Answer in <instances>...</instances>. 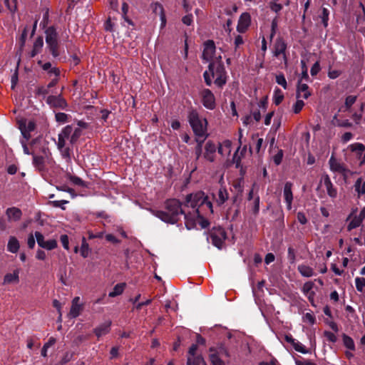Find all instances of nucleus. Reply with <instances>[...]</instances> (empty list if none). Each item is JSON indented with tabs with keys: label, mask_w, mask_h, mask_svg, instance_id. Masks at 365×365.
Instances as JSON below:
<instances>
[{
	"label": "nucleus",
	"mask_w": 365,
	"mask_h": 365,
	"mask_svg": "<svg viewBox=\"0 0 365 365\" xmlns=\"http://www.w3.org/2000/svg\"><path fill=\"white\" fill-rule=\"evenodd\" d=\"M153 214L163 221L171 224L176 223L182 215L186 218L180 202L176 199L167 200L165 202V210H156Z\"/></svg>",
	"instance_id": "obj_1"
},
{
	"label": "nucleus",
	"mask_w": 365,
	"mask_h": 365,
	"mask_svg": "<svg viewBox=\"0 0 365 365\" xmlns=\"http://www.w3.org/2000/svg\"><path fill=\"white\" fill-rule=\"evenodd\" d=\"M186 205L195 209L198 217L212 214V204L202 191L192 193L186 197Z\"/></svg>",
	"instance_id": "obj_2"
},
{
	"label": "nucleus",
	"mask_w": 365,
	"mask_h": 365,
	"mask_svg": "<svg viewBox=\"0 0 365 365\" xmlns=\"http://www.w3.org/2000/svg\"><path fill=\"white\" fill-rule=\"evenodd\" d=\"M187 118L196 138H207L208 134L207 133V121L206 118L200 116L196 110H190Z\"/></svg>",
	"instance_id": "obj_3"
},
{
	"label": "nucleus",
	"mask_w": 365,
	"mask_h": 365,
	"mask_svg": "<svg viewBox=\"0 0 365 365\" xmlns=\"http://www.w3.org/2000/svg\"><path fill=\"white\" fill-rule=\"evenodd\" d=\"M209 71L213 78H215V83L222 87L227 82L226 71L223 64L210 62L209 64Z\"/></svg>",
	"instance_id": "obj_4"
},
{
	"label": "nucleus",
	"mask_w": 365,
	"mask_h": 365,
	"mask_svg": "<svg viewBox=\"0 0 365 365\" xmlns=\"http://www.w3.org/2000/svg\"><path fill=\"white\" fill-rule=\"evenodd\" d=\"M46 42L53 57L59 56L58 34L53 26L48 27L46 31Z\"/></svg>",
	"instance_id": "obj_5"
},
{
	"label": "nucleus",
	"mask_w": 365,
	"mask_h": 365,
	"mask_svg": "<svg viewBox=\"0 0 365 365\" xmlns=\"http://www.w3.org/2000/svg\"><path fill=\"white\" fill-rule=\"evenodd\" d=\"M209 238L213 245L219 249H222L225 245L227 235L222 227H213L210 231Z\"/></svg>",
	"instance_id": "obj_6"
},
{
	"label": "nucleus",
	"mask_w": 365,
	"mask_h": 365,
	"mask_svg": "<svg viewBox=\"0 0 365 365\" xmlns=\"http://www.w3.org/2000/svg\"><path fill=\"white\" fill-rule=\"evenodd\" d=\"M18 127L26 141L31 137V133L36 129V123L33 120H28L26 118H21L17 120Z\"/></svg>",
	"instance_id": "obj_7"
},
{
	"label": "nucleus",
	"mask_w": 365,
	"mask_h": 365,
	"mask_svg": "<svg viewBox=\"0 0 365 365\" xmlns=\"http://www.w3.org/2000/svg\"><path fill=\"white\" fill-rule=\"evenodd\" d=\"M287 43L282 37H278L274 44L273 47V55L275 57L282 56L285 66H287L288 58L286 53Z\"/></svg>",
	"instance_id": "obj_8"
},
{
	"label": "nucleus",
	"mask_w": 365,
	"mask_h": 365,
	"mask_svg": "<svg viewBox=\"0 0 365 365\" xmlns=\"http://www.w3.org/2000/svg\"><path fill=\"white\" fill-rule=\"evenodd\" d=\"M197 344H192L190 347L186 365H207L202 356L197 354Z\"/></svg>",
	"instance_id": "obj_9"
},
{
	"label": "nucleus",
	"mask_w": 365,
	"mask_h": 365,
	"mask_svg": "<svg viewBox=\"0 0 365 365\" xmlns=\"http://www.w3.org/2000/svg\"><path fill=\"white\" fill-rule=\"evenodd\" d=\"M46 103L54 109L64 110L68 106L66 99L61 95L48 96L46 98Z\"/></svg>",
	"instance_id": "obj_10"
},
{
	"label": "nucleus",
	"mask_w": 365,
	"mask_h": 365,
	"mask_svg": "<svg viewBox=\"0 0 365 365\" xmlns=\"http://www.w3.org/2000/svg\"><path fill=\"white\" fill-rule=\"evenodd\" d=\"M200 96L202 98V105L206 108L213 110L215 108V98L210 90L207 88L203 89L200 93Z\"/></svg>",
	"instance_id": "obj_11"
},
{
	"label": "nucleus",
	"mask_w": 365,
	"mask_h": 365,
	"mask_svg": "<svg viewBox=\"0 0 365 365\" xmlns=\"http://www.w3.org/2000/svg\"><path fill=\"white\" fill-rule=\"evenodd\" d=\"M35 237L39 247L48 250H52L57 247L56 240H45L43 235L40 232H35Z\"/></svg>",
	"instance_id": "obj_12"
},
{
	"label": "nucleus",
	"mask_w": 365,
	"mask_h": 365,
	"mask_svg": "<svg viewBox=\"0 0 365 365\" xmlns=\"http://www.w3.org/2000/svg\"><path fill=\"white\" fill-rule=\"evenodd\" d=\"M51 153L48 149L43 150L42 155H33V164L39 170H43L45 167V163L49 158Z\"/></svg>",
	"instance_id": "obj_13"
},
{
	"label": "nucleus",
	"mask_w": 365,
	"mask_h": 365,
	"mask_svg": "<svg viewBox=\"0 0 365 365\" xmlns=\"http://www.w3.org/2000/svg\"><path fill=\"white\" fill-rule=\"evenodd\" d=\"M216 145L211 140H208L205 145L204 158L209 162H214L216 157Z\"/></svg>",
	"instance_id": "obj_14"
},
{
	"label": "nucleus",
	"mask_w": 365,
	"mask_h": 365,
	"mask_svg": "<svg viewBox=\"0 0 365 365\" xmlns=\"http://www.w3.org/2000/svg\"><path fill=\"white\" fill-rule=\"evenodd\" d=\"M215 44L212 40H207L204 43L202 58L206 61H211L215 53Z\"/></svg>",
	"instance_id": "obj_15"
},
{
	"label": "nucleus",
	"mask_w": 365,
	"mask_h": 365,
	"mask_svg": "<svg viewBox=\"0 0 365 365\" xmlns=\"http://www.w3.org/2000/svg\"><path fill=\"white\" fill-rule=\"evenodd\" d=\"M349 149L355 153L356 158L360 160V165L365 162V145L360 143H355L349 146Z\"/></svg>",
	"instance_id": "obj_16"
},
{
	"label": "nucleus",
	"mask_w": 365,
	"mask_h": 365,
	"mask_svg": "<svg viewBox=\"0 0 365 365\" xmlns=\"http://www.w3.org/2000/svg\"><path fill=\"white\" fill-rule=\"evenodd\" d=\"M251 24V16L247 12L242 13L238 20L237 30L240 33H245Z\"/></svg>",
	"instance_id": "obj_17"
},
{
	"label": "nucleus",
	"mask_w": 365,
	"mask_h": 365,
	"mask_svg": "<svg viewBox=\"0 0 365 365\" xmlns=\"http://www.w3.org/2000/svg\"><path fill=\"white\" fill-rule=\"evenodd\" d=\"M83 304H81V299L79 297H75L71 302V307L68 313L70 318H76L80 315L83 311Z\"/></svg>",
	"instance_id": "obj_18"
},
{
	"label": "nucleus",
	"mask_w": 365,
	"mask_h": 365,
	"mask_svg": "<svg viewBox=\"0 0 365 365\" xmlns=\"http://www.w3.org/2000/svg\"><path fill=\"white\" fill-rule=\"evenodd\" d=\"M329 164L331 170L333 172H336L343 175H345L349 172V170L346 168L344 165L339 162L333 155L330 158Z\"/></svg>",
	"instance_id": "obj_19"
},
{
	"label": "nucleus",
	"mask_w": 365,
	"mask_h": 365,
	"mask_svg": "<svg viewBox=\"0 0 365 365\" xmlns=\"http://www.w3.org/2000/svg\"><path fill=\"white\" fill-rule=\"evenodd\" d=\"M322 181L324 182L328 195L331 198H336L337 197V190L331 182L329 176L324 175L322 177Z\"/></svg>",
	"instance_id": "obj_20"
},
{
	"label": "nucleus",
	"mask_w": 365,
	"mask_h": 365,
	"mask_svg": "<svg viewBox=\"0 0 365 365\" xmlns=\"http://www.w3.org/2000/svg\"><path fill=\"white\" fill-rule=\"evenodd\" d=\"M292 183L290 182H287L284 187L283 195L284 200L287 203V210H290L292 209V203L293 200V194L292 191Z\"/></svg>",
	"instance_id": "obj_21"
},
{
	"label": "nucleus",
	"mask_w": 365,
	"mask_h": 365,
	"mask_svg": "<svg viewBox=\"0 0 365 365\" xmlns=\"http://www.w3.org/2000/svg\"><path fill=\"white\" fill-rule=\"evenodd\" d=\"M6 215L9 221L16 222L21 220L22 216V212L19 208L12 207L6 209Z\"/></svg>",
	"instance_id": "obj_22"
},
{
	"label": "nucleus",
	"mask_w": 365,
	"mask_h": 365,
	"mask_svg": "<svg viewBox=\"0 0 365 365\" xmlns=\"http://www.w3.org/2000/svg\"><path fill=\"white\" fill-rule=\"evenodd\" d=\"M213 197L217 205L220 206L228 200L229 193L226 188L220 187L216 194H213Z\"/></svg>",
	"instance_id": "obj_23"
},
{
	"label": "nucleus",
	"mask_w": 365,
	"mask_h": 365,
	"mask_svg": "<svg viewBox=\"0 0 365 365\" xmlns=\"http://www.w3.org/2000/svg\"><path fill=\"white\" fill-rule=\"evenodd\" d=\"M111 321H107L102 324L94 329L93 332L96 336L99 339L100 337L106 335L110 331Z\"/></svg>",
	"instance_id": "obj_24"
},
{
	"label": "nucleus",
	"mask_w": 365,
	"mask_h": 365,
	"mask_svg": "<svg viewBox=\"0 0 365 365\" xmlns=\"http://www.w3.org/2000/svg\"><path fill=\"white\" fill-rule=\"evenodd\" d=\"M311 96V92L309 90V86L306 83H302L301 81H299L297 87V98H303L307 99Z\"/></svg>",
	"instance_id": "obj_25"
},
{
	"label": "nucleus",
	"mask_w": 365,
	"mask_h": 365,
	"mask_svg": "<svg viewBox=\"0 0 365 365\" xmlns=\"http://www.w3.org/2000/svg\"><path fill=\"white\" fill-rule=\"evenodd\" d=\"M232 142L230 140H225L219 143L217 147L218 153L223 157H227L231 153Z\"/></svg>",
	"instance_id": "obj_26"
},
{
	"label": "nucleus",
	"mask_w": 365,
	"mask_h": 365,
	"mask_svg": "<svg viewBox=\"0 0 365 365\" xmlns=\"http://www.w3.org/2000/svg\"><path fill=\"white\" fill-rule=\"evenodd\" d=\"M297 270L301 274V275L304 277H311L315 275L314 269L310 266L304 264H299L297 267Z\"/></svg>",
	"instance_id": "obj_27"
},
{
	"label": "nucleus",
	"mask_w": 365,
	"mask_h": 365,
	"mask_svg": "<svg viewBox=\"0 0 365 365\" xmlns=\"http://www.w3.org/2000/svg\"><path fill=\"white\" fill-rule=\"evenodd\" d=\"M43 46V37L38 36L34 43L33 48L30 53V57L33 58L38 54L41 51Z\"/></svg>",
	"instance_id": "obj_28"
},
{
	"label": "nucleus",
	"mask_w": 365,
	"mask_h": 365,
	"mask_svg": "<svg viewBox=\"0 0 365 365\" xmlns=\"http://www.w3.org/2000/svg\"><path fill=\"white\" fill-rule=\"evenodd\" d=\"M285 340L288 343H290L297 351H299V352H301L303 354H305L307 352L304 346H303L301 343L296 341L295 339H293L291 335H286Z\"/></svg>",
	"instance_id": "obj_29"
},
{
	"label": "nucleus",
	"mask_w": 365,
	"mask_h": 365,
	"mask_svg": "<svg viewBox=\"0 0 365 365\" xmlns=\"http://www.w3.org/2000/svg\"><path fill=\"white\" fill-rule=\"evenodd\" d=\"M19 270L15 269L13 273H8L4 277V284L18 283L19 282Z\"/></svg>",
	"instance_id": "obj_30"
},
{
	"label": "nucleus",
	"mask_w": 365,
	"mask_h": 365,
	"mask_svg": "<svg viewBox=\"0 0 365 365\" xmlns=\"http://www.w3.org/2000/svg\"><path fill=\"white\" fill-rule=\"evenodd\" d=\"M349 220L350 222L346 227L348 231L357 228L362 224V221L356 215L353 216V214L349 215L347 217L346 220L349 221Z\"/></svg>",
	"instance_id": "obj_31"
},
{
	"label": "nucleus",
	"mask_w": 365,
	"mask_h": 365,
	"mask_svg": "<svg viewBox=\"0 0 365 365\" xmlns=\"http://www.w3.org/2000/svg\"><path fill=\"white\" fill-rule=\"evenodd\" d=\"M354 190L357 194L358 198L365 194V181L363 182L361 178H358L354 185Z\"/></svg>",
	"instance_id": "obj_32"
},
{
	"label": "nucleus",
	"mask_w": 365,
	"mask_h": 365,
	"mask_svg": "<svg viewBox=\"0 0 365 365\" xmlns=\"http://www.w3.org/2000/svg\"><path fill=\"white\" fill-rule=\"evenodd\" d=\"M20 247L19 242L15 237H10L8 245H7V249L8 251H9L11 253H16Z\"/></svg>",
	"instance_id": "obj_33"
},
{
	"label": "nucleus",
	"mask_w": 365,
	"mask_h": 365,
	"mask_svg": "<svg viewBox=\"0 0 365 365\" xmlns=\"http://www.w3.org/2000/svg\"><path fill=\"white\" fill-rule=\"evenodd\" d=\"M342 340H343V344L346 349H348L351 351H355V349H356L355 344L351 337L346 335V334H342Z\"/></svg>",
	"instance_id": "obj_34"
},
{
	"label": "nucleus",
	"mask_w": 365,
	"mask_h": 365,
	"mask_svg": "<svg viewBox=\"0 0 365 365\" xmlns=\"http://www.w3.org/2000/svg\"><path fill=\"white\" fill-rule=\"evenodd\" d=\"M210 360L212 365H225L224 361L220 358V356L217 355L215 351V349L210 348Z\"/></svg>",
	"instance_id": "obj_35"
},
{
	"label": "nucleus",
	"mask_w": 365,
	"mask_h": 365,
	"mask_svg": "<svg viewBox=\"0 0 365 365\" xmlns=\"http://www.w3.org/2000/svg\"><path fill=\"white\" fill-rule=\"evenodd\" d=\"M125 283H119L117 284L114 287L112 292L108 294L110 297H115L121 294L125 289Z\"/></svg>",
	"instance_id": "obj_36"
},
{
	"label": "nucleus",
	"mask_w": 365,
	"mask_h": 365,
	"mask_svg": "<svg viewBox=\"0 0 365 365\" xmlns=\"http://www.w3.org/2000/svg\"><path fill=\"white\" fill-rule=\"evenodd\" d=\"M90 252H91V249L89 247V245L87 243L86 238L83 237L82 239V243H81V246L80 248L81 255L83 257L86 258L88 256Z\"/></svg>",
	"instance_id": "obj_37"
},
{
	"label": "nucleus",
	"mask_w": 365,
	"mask_h": 365,
	"mask_svg": "<svg viewBox=\"0 0 365 365\" xmlns=\"http://www.w3.org/2000/svg\"><path fill=\"white\" fill-rule=\"evenodd\" d=\"M73 132V128L71 125H66L63 128L61 132L58 134L60 136L68 139L70 141V138Z\"/></svg>",
	"instance_id": "obj_38"
},
{
	"label": "nucleus",
	"mask_w": 365,
	"mask_h": 365,
	"mask_svg": "<svg viewBox=\"0 0 365 365\" xmlns=\"http://www.w3.org/2000/svg\"><path fill=\"white\" fill-rule=\"evenodd\" d=\"M153 11L159 16L165 14V10L163 5L158 2H155L151 4Z\"/></svg>",
	"instance_id": "obj_39"
},
{
	"label": "nucleus",
	"mask_w": 365,
	"mask_h": 365,
	"mask_svg": "<svg viewBox=\"0 0 365 365\" xmlns=\"http://www.w3.org/2000/svg\"><path fill=\"white\" fill-rule=\"evenodd\" d=\"M70 115L64 113H57L55 115L56 120L59 123H65L68 121Z\"/></svg>",
	"instance_id": "obj_40"
},
{
	"label": "nucleus",
	"mask_w": 365,
	"mask_h": 365,
	"mask_svg": "<svg viewBox=\"0 0 365 365\" xmlns=\"http://www.w3.org/2000/svg\"><path fill=\"white\" fill-rule=\"evenodd\" d=\"M284 99V95L279 88L274 91V103L275 105H279Z\"/></svg>",
	"instance_id": "obj_41"
},
{
	"label": "nucleus",
	"mask_w": 365,
	"mask_h": 365,
	"mask_svg": "<svg viewBox=\"0 0 365 365\" xmlns=\"http://www.w3.org/2000/svg\"><path fill=\"white\" fill-rule=\"evenodd\" d=\"M287 258L291 264L296 262V250L292 246H289L287 250Z\"/></svg>",
	"instance_id": "obj_42"
},
{
	"label": "nucleus",
	"mask_w": 365,
	"mask_h": 365,
	"mask_svg": "<svg viewBox=\"0 0 365 365\" xmlns=\"http://www.w3.org/2000/svg\"><path fill=\"white\" fill-rule=\"evenodd\" d=\"M206 138H196L197 146L195 147L196 158L199 159L202 153V143Z\"/></svg>",
	"instance_id": "obj_43"
},
{
	"label": "nucleus",
	"mask_w": 365,
	"mask_h": 365,
	"mask_svg": "<svg viewBox=\"0 0 365 365\" xmlns=\"http://www.w3.org/2000/svg\"><path fill=\"white\" fill-rule=\"evenodd\" d=\"M329 15V10L326 8H322V14L320 15V18L322 19V24L324 27H327L328 26Z\"/></svg>",
	"instance_id": "obj_44"
},
{
	"label": "nucleus",
	"mask_w": 365,
	"mask_h": 365,
	"mask_svg": "<svg viewBox=\"0 0 365 365\" xmlns=\"http://www.w3.org/2000/svg\"><path fill=\"white\" fill-rule=\"evenodd\" d=\"M355 285L357 291L362 292L365 287V280L364 277H356L355 279Z\"/></svg>",
	"instance_id": "obj_45"
},
{
	"label": "nucleus",
	"mask_w": 365,
	"mask_h": 365,
	"mask_svg": "<svg viewBox=\"0 0 365 365\" xmlns=\"http://www.w3.org/2000/svg\"><path fill=\"white\" fill-rule=\"evenodd\" d=\"M81 135V130L80 128H76L74 130H73L70 138V143L71 145L74 144L78 140Z\"/></svg>",
	"instance_id": "obj_46"
},
{
	"label": "nucleus",
	"mask_w": 365,
	"mask_h": 365,
	"mask_svg": "<svg viewBox=\"0 0 365 365\" xmlns=\"http://www.w3.org/2000/svg\"><path fill=\"white\" fill-rule=\"evenodd\" d=\"M129 6L126 2H123L122 4V12L123 17L125 21H127L129 24H133L132 21L128 19L127 14L128 12Z\"/></svg>",
	"instance_id": "obj_47"
},
{
	"label": "nucleus",
	"mask_w": 365,
	"mask_h": 365,
	"mask_svg": "<svg viewBox=\"0 0 365 365\" xmlns=\"http://www.w3.org/2000/svg\"><path fill=\"white\" fill-rule=\"evenodd\" d=\"M276 82L279 85L283 87V88L287 89V83L286 78L284 76V74L280 73L277 76H276Z\"/></svg>",
	"instance_id": "obj_48"
},
{
	"label": "nucleus",
	"mask_w": 365,
	"mask_h": 365,
	"mask_svg": "<svg viewBox=\"0 0 365 365\" xmlns=\"http://www.w3.org/2000/svg\"><path fill=\"white\" fill-rule=\"evenodd\" d=\"M356 96H349L345 99V106L346 110H349L350 108L352 106V105L356 102Z\"/></svg>",
	"instance_id": "obj_49"
},
{
	"label": "nucleus",
	"mask_w": 365,
	"mask_h": 365,
	"mask_svg": "<svg viewBox=\"0 0 365 365\" xmlns=\"http://www.w3.org/2000/svg\"><path fill=\"white\" fill-rule=\"evenodd\" d=\"M304 106V103L302 100L298 99L293 106V111L294 113H299Z\"/></svg>",
	"instance_id": "obj_50"
},
{
	"label": "nucleus",
	"mask_w": 365,
	"mask_h": 365,
	"mask_svg": "<svg viewBox=\"0 0 365 365\" xmlns=\"http://www.w3.org/2000/svg\"><path fill=\"white\" fill-rule=\"evenodd\" d=\"M314 286V284L313 282H307L304 284L302 287V292L304 294V295L312 291H313V287Z\"/></svg>",
	"instance_id": "obj_51"
},
{
	"label": "nucleus",
	"mask_w": 365,
	"mask_h": 365,
	"mask_svg": "<svg viewBox=\"0 0 365 365\" xmlns=\"http://www.w3.org/2000/svg\"><path fill=\"white\" fill-rule=\"evenodd\" d=\"M68 203V200H54V201H50L49 204L55 207H61L63 210H65V207H63V205H66Z\"/></svg>",
	"instance_id": "obj_52"
},
{
	"label": "nucleus",
	"mask_w": 365,
	"mask_h": 365,
	"mask_svg": "<svg viewBox=\"0 0 365 365\" xmlns=\"http://www.w3.org/2000/svg\"><path fill=\"white\" fill-rule=\"evenodd\" d=\"M7 9L11 12L14 13L16 10V0H12V4H10L9 0H4Z\"/></svg>",
	"instance_id": "obj_53"
},
{
	"label": "nucleus",
	"mask_w": 365,
	"mask_h": 365,
	"mask_svg": "<svg viewBox=\"0 0 365 365\" xmlns=\"http://www.w3.org/2000/svg\"><path fill=\"white\" fill-rule=\"evenodd\" d=\"M336 125L339 127L351 128L352 123L349 120H336Z\"/></svg>",
	"instance_id": "obj_54"
},
{
	"label": "nucleus",
	"mask_w": 365,
	"mask_h": 365,
	"mask_svg": "<svg viewBox=\"0 0 365 365\" xmlns=\"http://www.w3.org/2000/svg\"><path fill=\"white\" fill-rule=\"evenodd\" d=\"M324 335L327 339L331 342L335 343L337 340L336 335L331 331H324Z\"/></svg>",
	"instance_id": "obj_55"
},
{
	"label": "nucleus",
	"mask_w": 365,
	"mask_h": 365,
	"mask_svg": "<svg viewBox=\"0 0 365 365\" xmlns=\"http://www.w3.org/2000/svg\"><path fill=\"white\" fill-rule=\"evenodd\" d=\"M61 242L63 245V247L68 250H69V241H68V237L66 235H62L60 237Z\"/></svg>",
	"instance_id": "obj_56"
},
{
	"label": "nucleus",
	"mask_w": 365,
	"mask_h": 365,
	"mask_svg": "<svg viewBox=\"0 0 365 365\" xmlns=\"http://www.w3.org/2000/svg\"><path fill=\"white\" fill-rule=\"evenodd\" d=\"M259 211V197L257 196L254 200L252 212L255 215H257Z\"/></svg>",
	"instance_id": "obj_57"
},
{
	"label": "nucleus",
	"mask_w": 365,
	"mask_h": 365,
	"mask_svg": "<svg viewBox=\"0 0 365 365\" xmlns=\"http://www.w3.org/2000/svg\"><path fill=\"white\" fill-rule=\"evenodd\" d=\"M304 320L308 322L310 324H314L316 322L315 317L309 312H307L304 316Z\"/></svg>",
	"instance_id": "obj_58"
},
{
	"label": "nucleus",
	"mask_w": 365,
	"mask_h": 365,
	"mask_svg": "<svg viewBox=\"0 0 365 365\" xmlns=\"http://www.w3.org/2000/svg\"><path fill=\"white\" fill-rule=\"evenodd\" d=\"M214 352H215L219 356L220 355L222 356H226V357H229L230 356L229 351L224 346L219 347L218 350L217 351L215 350Z\"/></svg>",
	"instance_id": "obj_59"
},
{
	"label": "nucleus",
	"mask_w": 365,
	"mask_h": 365,
	"mask_svg": "<svg viewBox=\"0 0 365 365\" xmlns=\"http://www.w3.org/2000/svg\"><path fill=\"white\" fill-rule=\"evenodd\" d=\"M297 220L302 224L305 225L307 223L308 220L305 215V214L302 212H297Z\"/></svg>",
	"instance_id": "obj_60"
},
{
	"label": "nucleus",
	"mask_w": 365,
	"mask_h": 365,
	"mask_svg": "<svg viewBox=\"0 0 365 365\" xmlns=\"http://www.w3.org/2000/svg\"><path fill=\"white\" fill-rule=\"evenodd\" d=\"M182 21L184 24L190 26L193 21V16L192 14H187L182 17Z\"/></svg>",
	"instance_id": "obj_61"
},
{
	"label": "nucleus",
	"mask_w": 365,
	"mask_h": 365,
	"mask_svg": "<svg viewBox=\"0 0 365 365\" xmlns=\"http://www.w3.org/2000/svg\"><path fill=\"white\" fill-rule=\"evenodd\" d=\"M270 9L272 11L278 13L282 9V5L277 4V1L270 3Z\"/></svg>",
	"instance_id": "obj_62"
},
{
	"label": "nucleus",
	"mask_w": 365,
	"mask_h": 365,
	"mask_svg": "<svg viewBox=\"0 0 365 365\" xmlns=\"http://www.w3.org/2000/svg\"><path fill=\"white\" fill-rule=\"evenodd\" d=\"M69 179L75 185H80V186L84 185V182L82 180V179L77 176H71Z\"/></svg>",
	"instance_id": "obj_63"
},
{
	"label": "nucleus",
	"mask_w": 365,
	"mask_h": 365,
	"mask_svg": "<svg viewBox=\"0 0 365 365\" xmlns=\"http://www.w3.org/2000/svg\"><path fill=\"white\" fill-rule=\"evenodd\" d=\"M353 138V134L351 132H346L341 138L343 143H346Z\"/></svg>",
	"instance_id": "obj_64"
}]
</instances>
